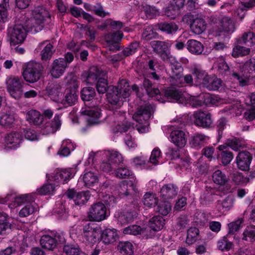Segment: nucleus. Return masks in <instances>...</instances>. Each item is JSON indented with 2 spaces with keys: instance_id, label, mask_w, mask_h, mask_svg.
<instances>
[{
  "instance_id": "48",
  "label": "nucleus",
  "mask_w": 255,
  "mask_h": 255,
  "mask_svg": "<svg viewBox=\"0 0 255 255\" xmlns=\"http://www.w3.org/2000/svg\"><path fill=\"white\" fill-rule=\"evenodd\" d=\"M119 248L120 252L124 255H132L133 254V247L130 242L120 243Z\"/></svg>"
},
{
  "instance_id": "45",
  "label": "nucleus",
  "mask_w": 255,
  "mask_h": 255,
  "mask_svg": "<svg viewBox=\"0 0 255 255\" xmlns=\"http://www.w3.org/2000/svg\"><path fill=\"white\" fill-rule=\"evenodd\" d=\"M221 80L217 77H210L209 76L207 80L204 85L209 90L215 91L219 89L221 86Z\"/></svg>"
},
{
  "instance_id": "33",
  "label": "nucleus",
  "mask_w": 255,
  "mask_h": 255,
  "mask_svg": "<svg viewBox=\"0 0 255 255\" xmlns=\"http://www.w3.org/2000/svg\"><path fill=\"white\" fill-rule=\"evenodd\" d=\"M84 115L88 116L87 121L91 124H97L100 122L101 113L97 108L90 109L83 112Z\"/></svg>"
},
{
  "instance_id": "17",
  "label": "nucleus",
  "mask_w": 255,
  "mask_h": 255,
  "mask_svg": "<svg viewBox=\"0 0 255 255\" xmlns=\"http://www.w3.org/2000/svg\"><path fill=\"white\" fill-rule=\"evenodd\" d=\"M46 92L52 100L57 102L61 99L63 93L61 86L57 83H49Z\"/></svg>"
},
{
  "instance_id": "9",
  "label": "nucleus",
  "mask_w": 255,
  "mask_h": 255,
  "mask_svg": "<svg viewBox=\"0 0 255 255\" xmlns=\"http://www.w3.org/2000/svg\"><path fill=\"white\" fill-rule=\"evenodd\" d=\"M114 119L116 120L112 130L114 133L126 132L131 127V125L126 120L125 112L116 111L114 113Z\"/></svg>"
},
{
  "instance_id": "37",
  "label": "nucleus",
  "mask_w": 255,
  "mask_h": 255,
  "mask_svg": "<svg viewBox=\"0 0 255 255\" xmlns=\"http://www.w3.org/2000/svg\"><path fill=\"white\" fill-rule=\"evenodd\" d=\"M242 240L250 243L255 242V226L251 225L246 227L242 234Z\"/></svg>"
},
{
  "instance_id": "51",
  "label": "nucleus",
  "mask_w": 255,
  "mask_h": 255,
  "mask_svg": "<svg viewBox=\"0 0 255 255\" xmlns=\"http://www.w3.org/2000/svg\"><path fill=\"white\" fill-rule=\"evenodd\" d=\"M81 97L83 101H89L94 98L96 93L95 89L91 87H84L81 92Z\"/></svg>"
},
{
  "instance_id": "43",
  "label": "nucleus",
  "mask_w": 255,
  "mask_h": 255,
  "mask_svg": "<svg viewBox=\"0 0 255 255\" xmlns=\"http://www.w3.org/2000/svg\"><path fill=\"white\" fill-rule=\"evenodd\" d=\"M158 199L155 194L150 193H146L142 198L143 204L148 207H152L157 204Z\"/></svg>"
},
{
  "instance_id": "55",
  "label": "nucleus",
  "mask_w": 255,
  "mask_h": 255,
  "mask_svg": "<svg viewBox=\"0 0 255 255\" xmlns=\"http://www.w3.org/2000/svg\"><path fill=\"white\" fill-rule=\"evenodd\" d=\"M250 52V48L237 45L233 48L232 55L234 57H238L247 55L249 54Z\"/></svg>"
},
{
  "instance_id": "39",
  "label": "nucleus",
  "mask_w": 255,
  "mask_h": 255,
  "mask_svg": "<svg viewBox=\"0 0 255 255\" xmlns=\"http://www.w3.org/2000/svg\"><path fill=\"white\" fill-rule=\"evenodd\" d=\"M192 31L196 34H201L206 29V23L202 18L194 19L190 26Z\"/></svg>"
},
{
  "instance_id": "38",
  "label": "nucleus",
  "mask_w": 255,
  "mask_h": 255,
  "mask_svg": "<svg viewBox=\"0 0 255 255\" xmlns=\"http://www.w3.org/2000/svg\"><path fill=\"white\" fill-rule=\"evenodd\" d=\"M192 74L195 76V80L197 84H202L203 86L206 82L208 80L209 75L203 69L195 67L192 72Z\"/></svg>"
},
{
  "instance_id": "15",
  "label": "nucleus",
  "mask_w": 255,
  "mask_h": 255,
  "mask_svg": "<svg viewBox=\"0 0 255 255\" xmlns=\"http://www.w3.org/2000/svg\"><path fill=\"white\" fill-rule=\"evenodd\" d=\"M123 37V34L120 31L105 35L104 39L109 45L110 50L114 51L119 49L118 44Z\"/></svg>"
},
{
  "instance_id": "1",
  "label": "nucleus",
  "mask_w": 255,
  "mask_h": 255,
  "mask_svg": "<svg viewBox=\"0 0 255 255\" xmlns=\"http://www.w3.org/2000/svg\"><path fill=\"white\" fill-rule=\"evenodd\" d=\"M83 81L92 84L97 80L96 88L100 94H104L109 91L107 72L96 66L90 68L87 71H84L81 75Z\"/></svg>"
},
{
  "instance_id": "18",
  "label": "nucleus",
  "mask_w": 255,
  "mask_h": 255,
  "mask_svg": "<svg viewBox=\"0 0 255 255\" xmlns=\"http://www.w3.org/2000/svg\"><path fill=\"white\" fill-rule=\"evenodd\" d=\"M84 236L91 243H95L100 235L99 229L93 223H88L83 228Z\"/></svg>"
},
{
  "instance_id": "54",
  "label": "nucleus",
  "mask_w": 255,
  "mask_h": 255,
  "mask_svg": "<svg viewBox=\"0 0 255 255\" xmlns=\"http://www.w3.org/2000/svg\"><path fill=\"white\" fill-rule=\"evenodd\" d=\"M14 115L11 113H5L0 117V125L5 127L11 126L14 122Z\"/></svg>"
},
{
  "instance_id": "25",
  "label": "nucleus",
  "mask_w": 255,
  "mask_h": 255,
  "mask_svg": "<svg viewBox=\"0 0 255 255\" xmlns=\"http://www.w3.org/2000/svg\"><path fill=\"white\" fill-rule=\"evenodd\" d=\"M37 48L42 49L40 55L43 61H47L51 59L54 50L53 45L49 41H45L39 43Z\"/></svg>"
},
{
  "instance_id": "56",
  "label": "nucleus",
  "mask_w": 255,
  "mask_h": 255,
  "mask_svg": "<svg viewBox=\"0 0 255 255\" xmlns=\"http://www.w3.org/2000/svg\"><path fill=\"white\" fill-rule=\"evenodd\" d=\"M244 222L243 218H239L235 221L228 224L229 234H234L242 227L241 225Z\"/></svg>"
},
{
  "instance_id": "11",
  "label": "nucleus",
  "mask_w": 255,
  "mask_h": 255,
  "mask_svg": "<svg viewBox=\"0 0 255 255\" xmlns=\"http://www.w3.org/2000/svg\"><path fill=\"white\" fill-rule=\"evenodd\" d=\"M215 27L217 28L219 32H232L234 29V24L233 21L228 17L220 16L213 17L212 19Z\"/></svg>"
},
{
  "instance_id": "24",
  "label": "nucleus",
  "mask_w": 255,
  "mask_h": 255,
  "mask_svg": "<svg viewBox=\"0 0 255 255\" xmlns=\"http://www.w3.org/2000/svg\"><path fill=\"white\" fill-rule=\"evenodd\" d=\"M22 139V135L17 132L10 133L5 137V142L7 146L11 149L17 148Z\"/></svg>"
},
{
  "instance_id": "32",
  "label": "nucleus",
  "mask_w": 255,
  "mask_h": 255,
  "mask_svg": "<svg viewBox=\"0 0 255 255\" xmlns=\"http://www.w3.org/2000/svg\"><path fill=\"white\" fill-rule=\"evenodd\" d=\"M135 185L131 181L128 182L126 181L122 182L118 188L120 196L123 197L128 196L130 194V191L131 190L135 192Z\"/></svg>"
},
{
  "instance_id": "23",
  "label": "nucleus",
  "mask_w": 255,
  "mask_h": 255,
  "mask_svg": "<svg viewBox=\"0 0 255 255\" xmlns=\"http://www.w3.org/2000/svg\"><path fill=\"white\" fill-rule=\"evenodd\" d=\"M171 141L175 145L179 147H183L186 143L185 132L180 129L173 130L170 133Z\"/></svg>"
},
{
  "instance_id": "31",
  "label": "nucleus",
  "mask_w": 255,
  "mask_h": 255,
  "mask_svg": "<svg viewBox=\"0 0 255 255\" xmlns=\"http://www.w3.org/2000/svg\"><path fill=\"white\" fill-rule=\"evenodd\" d=\"M103 155L116 167L123 161L122 155L116 151H107Z\"/></svg>"
},
{
  "instance_id": "35",
  "label": "nucleus",
  "mask_w": 255,
  "mask_h": 255,
  "mask_svg": "<svg viewBox=\"0 0 255 255\" xmlns=\"http://www.w3.org/2000/svg\"><path fill=\"white\" fill-rule=\"evenodd\" d=\"M212 180L216 184L224 186L228 182L229 178L224 172L217 169L212 174Z\"/></svg>"
},
{
  "instance_id": "22",
  "label": "nucleus",
  "mask_w": 255,
  "mask_h": 255,
  "mask_svg": "<svg viewBox=\"0 0 255 255\" xmlns=\"http://www.w3.org/2000/svg\"><path fill=\"white\" fill-rule=\"evenodd\" d=\"M178 188L172 184L164 185L160 189L161 197L165 200L172 199L178 194Z\"/></svg>"
},
{
  "instance_id": "57",
  "label": "nucleus",
  "mask_w": 255,
  "mask_h": 255,
  "mask_svg": "<svg viewBox=\"0 0 255 255\" xmlns=\"http://www.w3.org/2000/svg\"><path fill=\"white\" fill-rule=\"evenodd\" d=\"M35 211V208L31 203H29L23 207L19 212L20 217H26L32 214Z\"/></svg>"
},
{
  "instance_id": "16",
  "label": "nucleus",
  "mask_w": 255,
  "mask_h": 255,
  "mask_svg": "<svg viewBox=\"0 0 255 255\" xmlns=\"http://www.w3.org/2000/svg\"><path fill=\"white\" fill-rule=\"evenodd\" d=\"M151 107L150 105H145L141 106L136 112L133 115L132 118L134 120L139 124H146V121L151 117Z\"/></svg>"
},
{
  "instance_id": "28",
  "label": "nucleus",
  "mask_w": 255,
  "mask_h": 255,
  "mask_svg": "<svg viewBox=\"0 0 255 255\" xmlns=\"http://www.w3.org/2000/svg\"><path fill=\"white\" fill-rule=\"evenodd\" d=\"M171 71L169 74L171 79L175 80H180L182 77L183 68L180 63L176 61H172L170 63Z\"/></svg>"
},
{
  "instance_id": "27",
  "label": "nucleus",
  "mask_w": 255,
  "mask_h": 255,
  "mask_svg": "<svg viewBox=\"0 0 255 255\" xmlns=\"http://www.w3.org/2000/svg\"><path fill=\"white\" fill-rule=\"evenodd\" d=\"M124 233L125 234H130L133 235H142L146 238H151V234H148L146 227H141L137 225H133L124 229Z\"/></svg>"
},
{
  "instance_id": "36",
  "label": "nucleus",
  "mask_w": 255,
  "mask_h": 255,
  "mask_svg": "<svg viewBox=\"0 0 255 255\" xmlns=\"http://www.w3.org/2000/svg\"><path fill=\"white\" fill-rule=\"evenodd\" d=\"M26 119L31 125H40L42 122L43 117L39 112L31 110L27 113Z\"/></svg>"
},
{
  "instance_id": "59",
  "label": "nucleus",
  "mask_w": 255,
  "mask_h": 255,
  "mask_svg": "<svg viewBox=\"0 0 255 255\" xmlns=\"http://www.w3.org/2000/svg\"><path fill=\"white\" fill-rule=\"evenodd\" d=\"M157 35V33L153 30L152 26H148L144 28L142 34V38L144 40H148L155 38Z\"/></svg>"
},
{
  "instance_id": "8",
  "label": "nucleus",
  "mask_w": 255,
  "mask_h": 255,
  "mask_svg": "<svg viewBox=\"0 0 255 255\" xmlns=\"http://www.w3.org/2000/svg\"><path fill=\"white\" fill-rule=\"evenodd\" d=\"M193 123L197 127L209 128L213 124L211 114L202 110L195 112L192 116Z\"/></svg>"
},
{
  "instance_id": "6",
  "label": "nucleus",
  "mask_w": 255,
  "mask_h": 255,
  "mask_svg": "<svg viewBox=\"0 0 255 255\" xmlns=\"http://www.w3.org/2000/svg\"><path fill=\"white\" fill-rule=\"evenodd\" d=\"M8 92L11 97L15 99L20 98L22 93L24 84L21 79L15 76H9L5 81Z\"/></svg>"
},
{
  "instance_id": "10",
  "label": "nucleus",
  "mask_w": 255,
  "mask_h": 255,
  "mask_svg": "<svg viewBox=\"0 0 255 255\" xmlns=\"http://www.w3.org/2000/svg\"><path fill=\"white\" fill-rule=\"evenodd\" d=\"M107 208L100 202L93 204L89 209V218L91 220L100 222L106 219Z\"/></svg>"
},
{
  "instance_id": "60",
  "label": "nucleus",
  "mask_w": 255,
  "mask_h": 255,
  "mask_svg": "<svg viewBox=\"0 0 255 255\" xmlns=\"http://www.w3.org/2000/svg\"><path fill=\"white\" fill-rule=\"evenodd\" d=\"M139 48V43L135 41L131 43L128 47L126 48L123 51L125 56H128L135 53Z\"/></svg>"
},
{
  "instance_id": "21",
  "label": "nucleus",
  "mask_w": 255,
  "mask_h": 255,
  "mask_svg": "<svg viewBox=\"0 0 255 255\" xmlns=\"http://www.w3.org/2000/svg\"><path fill=\"white\" fill-rule=\"evenodd\" d=\"M137 217V213L133 208L127 207L120 212L118 217V221L122 225L133 221Z\"/></svg>"
},
{
  "instance_id": "29",
  "label": "nucleus",
  "mask_w": 255,
  "mask_h": 255,
  "mask_svg": "<svg viewBox=\"0 0 255 255\" xmlns=\"http://www.w3.org/2000/svg\"><path fill=\"white\" fill-rule=\"evenodd\" d=\"M234 201L235 199L233 196L229 195L223 200L218 201L217 208L221 212L228 211L233 206Z\"/></svg>"
},
{
  "instance_id": "14",
  "label": "nucleus",
  "mask_w": 255,
  "mask_h": 255,
  "mask_svg": "<svg viewBox=\"0 0 255 255\" xmlns=\"http://www.w3.org/2000/svg\"><path fill=\"white\" fill-rule=\"evenodd\" d=\"M67 197L73 199L76 205H81L87 202L90 198L89 191L76 192L74 190H68L66 192Z\"/></svg>"
},
{
  "instance_id": "50",
  "label": "nucleus",
  "mask_w": 255,
  "mask_h": 255,
  "mask_svg": "<svg viewBox=\"0 0 255 255\" xmlns=\"http://www.w3.org/2000/svg\"><path fill=\"white\" fill-rule=\"evenodd\" d=\"M199 234V230L195 227H192L188 229L186 242L189 245H192L195 243Z\"/></svg>"
},
{
  "instance_id": "53",
  "label": "nucleus",
  "mask_w": 255,
  "mask_h": 255,
  "mask_svg": "<svg viewBox=\"0 0 255 255\" xmlns=\"http://www.w3.org/2000/svg\"><path fill=\"white\" fill-rule=\"evenodd\" d=\"M143 85L147 94L150 97L158 95L160 93L159 89L152 87V83L148 79H145L144 80Z\"/></svg>"
},
{
  "instance_id": "52",
  "label": "nucleus",
  "mask_w": 255,
  "mask_h": 255,
  "mask_svg": "<svg viewBox=\"0 0 255 255\" xmlns=\"http://www.w3.org/2000/svg\"><path fill=\"white\" fill-rule=\"evenodd\" d=\"M63 251L67 255H79L81 251L77 244L66 245L63 247Z\"/></svg>"
},
{
  "instance_id": "13",
  "label": "nucleus",
  "mask_w": 255,
  "mask_h": 255,
  "mask_svg": "<svg viewBox=\"0 0 255 255\" xmlns=\"http://www.w3.org/2000/svg\"><path fill=\"white\" fill-rule=\"evenodd\" d=\"M67 68V65L64 59L63 58L56 59L53 61L51 65L50 74L55 78H59L64 74Z\"/></svg>"
},
{
  "instance_id": "64",
  "label": "nucleus",
  "mask_w": 255,
  "mask_h": 255,
  "mask_svg": "<svg viewBox=\"0 0 255 255\" xmlns=\"http://www.w3.org/2000/svg\"><path fill=\"white\" fill-rule=\"evenodd\" d=\"M226 144L234 150H238L242 146V144L239 139L232 138L227 140Z\"/></svg>"
},
{
  "instance_id": "26",
  "label": "nucleus",
  "mask_w": 255,
  "mask_h": 255,
  "mask_svg": "<svg viewBox=\"0 0 255 255\" xmlns=\"http://www.w3.org/2000/svg\"><path fill=\"white\" fill-rule=\"evenodd\" d=\"M72 176V173L69 169L57 170L52 173L51 180L64 184Z\"/></svg>"
},
{
  "instance_id": "62",
  "label": "nucleus",
  "mask_w": 255,
  "mask_h": 255,
  "mask_svg": "<svg viewBox=\"0 0 255 255\" xmlns=\"http://www.w3.org/2000/svg\"><path fill=\"white\" fill-rule=\"evenodd\" d=\"M208 139V136L201 133H196L193 137L192 143L194 146H198L204 143Z\"/></svg>"
},
{
  "instance_id": "19",
  "label": "nucleus",
  "mask_w": 255,
  "mask_h": 255,
  "mask_svg": "<svg viewBox=\"0 0 255 255\" xmlns=\"http://www.w3.org/2000/svg\"><path fill=\"white\" fill-rule=\"evenodd\" d=\"M164 220L160 216H154L149 221V225L146 227L148 234H151V238L153 237L156 231L162 229L164 225Z\"/></svg>"
},
{
  "instance_id": "3",
  "label": "nucleus",
  "mask_w": 255,
  "mask_h": 255,
  "mask_svg": "<svg viewBox=\"0 0 255 255\" xmlns=\"http://www.w3.org/2000/svg\"><path fill=\"white\" fill-rule=\"evenodd\" d=\"M50 21L51 17L48 11L41 6L35 7L31 11L30 18L26 22L27 31L33 30L35 32H39Z\"/></svg>"
},
{
  "instance_id": "46",
  "label": "nucleus",
  "mask_w": 255,
  "mask_h": 255,
  "mask_svg": "<svg viewBox=\"0 0 255 255\" xmlns=\"http://www.w3.org/2000/svg\"><path fill=\"white\" fill-rule=\"evenodd\" d=\"M158 28L167 34H172L177 31L178 29V26L174 22H164L159 24Z\"/></svg>"
},
{
  "instance_id": "63",
  "label": "nucleus",
  "mask_w": 255,
  "mask_h": 255,
  "mask_svg": "<svg viewBox=\"0 0 255 255\" xmlns=\"http://www.w3.org/2000/svg\"><path fill=\"white\" fill-rule=\"evenodd\" d=\"M171 206L169 202H162L157 206V211L163 216L167 215L171 211Z\"/></svg>"
},
{
  "instance_id": "47",
  "label": "nucleus",
  "mask_w": 255,
  "mask_h": 255,
  "mask_svg": "<svg viewBox=\"0 0 255 255\" xmlns=\"http://www.w3.org/2000/svg\"><path fill=\"white\" fill-rule=\"evenodd\" d=\"M77 91L76 90V89H74L69 90V91L66 93L65 96L64 104H65L66 103L68 106H72L75 104L77 101Z\"/></svg>"
},
{
  "instance_id": "40",
  "label": "nucleus",
  "mask_w": 255,
  "mask_h": 255,
  "mask_svg": "<svg viewBox=\"0 0 255 255\" xmlns=\"http://www.w3.org/2000/svg\"><path fill=\"white\" fill-rule=\"evenodd\" d=\"M40 244L43 248L53 250L56 246V242L53 237L46 235L41 237Z\"/></svg>"
},
{
  "instance_id": "7",
  "label": "nucleus",
  "mask_w": 255,
  "mask_h": 255,
  "mask_svg": "<svg viewBox=\"0 0 255 255\" xmlns=\"http://www.w3.org/2000/svg\"><path fill=\"white\" fill-rule=\"evenodd\" d=\"M7 31L11 45L21 44L25 38L26 30L22 25H15L13 27H9Z\"/></svg>"
},
{
  "instance_id": "49",
  "label": "nucleus",
  "mask_w": 255,
  "mask_h": 255,
  "mask_svg": "<svg viewBox=\"0 0 255 255\" xmlns=\"http://www.w3.org/2000/svg\"><path fill=\"white\" fill-rule=\"evenodd\" d=\"M239 42L249 46H253L255 43V33L251 32L245 33Z\"/></svg>"
},
{
  "instance_id": "58",
  "label": "nucleus",
  "mask_w": 255,
  "mask_h": 255,
  "mask_svg": "<svg viewBox=\"0 0 255 255\" xmlns=\"http://www.w3.org/2000/svg\"><path fill=\"white\" fill-rule=\"evenodd\" d=\"M190 220L186 215H181L177 219V229L182 230L188 227L190 225Z\"/></svg>"
},
{
  "instance_id": "61",
  "label": "nucleus",
  "mask_w": 255,
  "mask_h": 255,
  "mask_svg": "<svg viewBox=\"0 0 255 255\" xmlns=\"http://www.w3.org/2000/svg\"><path fill=\"white\" fill-rule=\"evenodd\" d=\"M143 10L146 16L149 18H152L154 16L158 15L159 11L155 6L145 5L143 6Z\"/></svg>"
},
{
  "instance_id": "42",
  "label": "nucleus",
  "mask_w": 255,
  "mask_h": 255,
  "mask_svg": "<svg viewBox=\"0 0 255 255\" xmlns=\"http://www.w3.org/2000/svg\"><path fill=\"white\" fill-rule=\"evenodd\" d=\"M182 93L174 88H169L165 90V96L168 99L176 100L181 102Z\"/></svg>"
},
{
  "instance_id": "20",
  "label": "nucleus",
  "mask_w": 255,
  "mask_h": 255,
  "mask_svg": "<svg viewBox=\"0 0 255 255\" xmlns=\"http://www.w3.org/2000/svg\"><path fill=\"white\" fill-rule=\"evenodd\" d=\"M61 121L58 115H55L54 119L46 122L41 127L43 134H49L55 133L60 127Z\"/></svg>"
},
{
  "instance_id": "12",
  "label": "nucleus",
  "mask_w": 255,
  "mask_h": 255,
  "mask_svg": "<svg viewBox=\"0 0 255 255\" xmlns=\"http://www.w3.org/2000/svg\"><path fill=\"white\" fill-rule=\"evenodd\" d=\"M253 159L252 154L248 151L239 152L236 157V163L238 168L243 171H248Z\"/></svg>"
},
{
  "instance_id": "2",
  "label": "nucleus",
  "mask_w": 255,
  "mask_h": 255,
  "mask_svg": "<svg viewBox=\"0 0 255 255\" xmlns=\"http://www.w3.org/2000/svg\"><path fill=\"white\" fill-rule=\"evenodd\" d=\"M131 92L128 81L125 79H122L118 82L117 87L110 86L107 98L112 105L120 107L123 105V100L128 98Z\"/></svg>"
},
{
  "instance_id": "41",
  "label": "nucleus",
  "mask_w": 255,
  "mask_h": 255,
  "mask_svg": "<svg viewBox=\"0 0 255 255\" xmlns=\"http://www.w3.org/2000/svg\"><path fill=\"white\" fill-rule=\"evenodd\" d=\"M85 185L89 188L98 183V178L97 175L93 172H86L83 177Z\"/></svg>"
},
{
  "instance_id": "34",
  "label": "nucleus",
  "mask_w": 255,
  "mask_h": 255,
  "mask_svg": "<svg viewBox=\"0 0 255 255\" xmlns=\"http://www.w3.org/2000/svg\"><path fill=\"white\" fill-rule=\"evenodd\" d=\"M101 237L105 244H109L115 242L118 236L116 230L107 229L103 231Z\"/></svg>"
},
{
  "instance_id": "4",
  "label": "nucleus",
  "mask_w": 255,
  "mask_h": 255,
  "mask_svg": "<svg viewBox=\"0 0 255 255\" xmlns=\"http://www.w3.org/2000/svg\"><path fill=\"white\" fill-rule=\"evenodd\" d=\"M255 71V59H250L242 67L240 71L234 70L230 73V75L238 81L240 86L244 87L249 84L250 74Z\"/></svg>"
},
{
  "instance_id": "30",
  "label": "nucleus",
  "mask_w": 255,
  "mask_h": 255,
  "mask_svg": "<svg viewBox=\"0 0 255 255\" xmlns=\"http://www.w3.org/2000/svg\"><path fill=\"white\" fill-rule=\"evenodd\" d=\"M187 48L192 54L199 55L202 53L204 50V46L200 42L190 39L187 42Z\"/></svg>"
},
{
  "instance_id": "5",
  "label": "nucleus",
  "mask_w": 255,
  "mask_h": 255,
  "mask_svg": "<svg viewBox=\"0 0 255 255\" xmlns=\"http://www.w3.org/2000/svg\"><path fill=\"white\" fill-rule=\"evenodd\" d=\"M43 69L41 64L35 62H29L23 69V77L27 82L35 83L40 79Z\"/></svg>"
},
{
  "instance_id": "44",
  "label": "nucleus",
  "mask_w": 255,
  "mask_h": 255,
  "mask_svg": "<svg viewBox=\"0 0 255 255\" xmlns=\"http://www.w3.org/2000/svg\"><path fill=\"white\" fill-rule=\"evenodd\" d=\"M150 45L153 48V51L157 53L166 52L169 47L168 43L158 40H154L150 42Z\"/></svg>"
}]
</instances>
